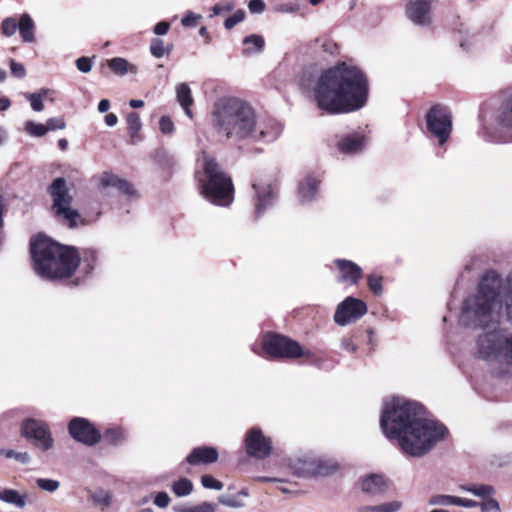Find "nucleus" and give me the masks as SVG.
Here are the masks:
<instances>
[{"label": "nucleus", "mask_w": 512, "mask_h": 512, "mask_svg": "<svg viewBox=\"0 0 512 512\" xmlns=\"http://www.w3.org/2000/svg\"><path fill=\"white\" fill-rule=\"evenodd\" d=\"M459 322L483 330L475 339V357L494 374L512 377V270L504 281L497 272H486L463 301Z\"/></svg>", "instance_id": "1"}, {"label": "nucleus", "mask_w": 512, "mask_h": 512, "mask_svg": "<svg viewBox=\"0 0 512 512\" xmlns=\"http://www.w3.org/2000/svg\"><path fill=\"white\" fill-rule=\"evenodd\" d=\"M380 426L388 439L395 440L412 457L426 455L448 434L444 424L425 417L422 405L400 397L384 403Z\"/></svg>", "instance_id": "2"}, {"label": "nucleus", "mask_w": 512, "mask_h": 512, "mask_svg": "<svg viewBox=\"0 0 512 512\" xmlns=\"http://www.w3.org/2000/svg\"><path fill=\"white\" fill-rule=\"evenodd\" d=\"M311 93L318 109L330 114H344L364 107L369 84L356 66L339 63L323 70L311 81Z\"/></svg>", "instance_id": "3"}, {"label": "nucleus", "mask_w": 512, "mask_h": 512, "mask_svg": "<svg viewBox=\"0 0 512 512\" xmlns=\"http://www.w3.org/2000/svg\"><path fill=\"white\" fill-rule=\"evenodd\" d=\"M31 257L36 273L44 279L70 277L82 260L86 272L93 270L97 252L85 249L80 257L75 248L62 246L50 238L39 235L31 242Z\"/></svg>", "instance_id": "4"}, {"label": "nucleus", "mask_w": 512, "mask_h": 512, "mask_svg": "<svg viewBox=\"0 0 512 512\" xmlns=\"http://www.w3.org/2000/svg\"><path fill=\"white\" fill-rule=\"evenodd\" d=\"M211 124L218 135L237 141L252 140L256 114L252 106L236 97H221L213 105Z\"/></svg>", "instance_id": "5"}, {"label": "nucleus", "mask_w": 512, "mask_h": 512, "mask_svg": "<svg viewBox=\"0 0 512 512\" xmlns=\"http://www.w3.org/2000/svg\"><path fill=\"white\" fill-rule=\"evenodd\" d=\"M201 166L203 171L197 173L201 193L215 205H230L234 193L231 178L223 171L219 163L209 155H203Z\"/></svg>", "instance_id": "6"}, {"label": "nucleus", "mask_w": 512, "mask_h": 512, "mask_svg": "<svg viewBox=\"0 0 512 512\" xmlns=\"http://www.w3.org/2000/svg\"><path fill=\"white\" fill-rule=\"evenodd\" d=\"M49 193L53 201L51 209L57 219L66 223L70 228L83 224L80 214L72 207L74 198L70 194L64 178L54 179L49 187Z\"/></svg>", "instance_id": "7"}, {"label": "nucleus", "mask_w": 512, "mask_h": 512, "mask_svg": "<svg viewBox=\"0 0 512 512\" xmlns=\"http://www.w3.org/2000/svg\"><path fill=\"white\" fill-rule=\"evenodd\" d=\"M262 348L265 354L272 358L296 359L313 356L309 349L302 348L297 341L274 333L263 336Z\"/></svg>", "instance_id": "8"}, {"label": "nucleus", "mask_w": 512, "mask_h": 512, "mask_svg": "<svg viewBox=\"0 0 512 512\" xmlns=\"http://www.w3.org/2000/svg\"><path fill=\"white\" fill-rule=\"evenodd\" d=\"M288 466L298 477L327 476L338 467L337 462L332 458L315 456L291 458Z\"/></svg>", "instance_id": "9"}, {"label": "nucleus", "mask_w": 512, "mask_h": 512, "mask_svg": "<svg viewBox=\"0 0 512 512\" xmlns=\"http://www.w3.org/2000/svg\"><path fill=\"white\" fill-rule=\"evenodd\" d=\"M21 436L41 452L51 450L55 440L49 425L41 420L27 418L22 422Z\"/></svg>", "instance_id": "10"}, {"label": "nucleus", "mask_w": 512, "mask_h": 512, "mask_svg": "<svg viewBox=\"0 0 512 512\" xmlns=\"http://www.w3.org/2000/svg\"><path fill=\"white\" fill-rule=\"evenodd\" d=\"M428 131L443 145L449 138L452 130V117L448 108L435 105L426 115Z\"/></svg>", "instance_id": "11"}, {"label": "nucleus", "mask_w": 512, "mask_h": 512, "mask_svg": "<svg viewBox=\"0 0 512 512\" xmlns=\"http://www.w3.org/2000/svg\"><path fill=\"white\" fill-rule=\"evenodd\" d=\"M493 140L512 141V101L510 105L500 107L493 115V122L485 127Z\"/></svg>", "instance_id": "12"}, {"label": "nucleus", "mask_w": 512, "mask_h": 512, "mask_svg": "<svg viewBox=\"0 0 512 512\" xmlns=\"http://www.w3.org/2000/svg\"><path fill=\"white\" fill-rule=\"evenodd\" d=\"M366 313V303L360 299L349 296L338 304L334 314V321L339 326H346L349 323L357 321Z\"/></svg>", "instance_id": "13"}, {"label": "nucleus", "mask_w": 512, "mask_h": 512, "mask_svg": "<svg viewBox=\"0 0 512 512\" xmlns=\"http://www.w3.org/2000/svg\"><path fill=\"white\" fill-rule=\"evenodd\" d=\"M70 436L86 446H94L101 440L100 431L89 420L74 417L68 424Z\"/></svg>", "instance_id": "14"}, {"label": "nucleus", "mask_w": 512, "mask_h": 512, "mask_svg": "<svg viewBox=\"0 0 512 512\" xmlns=\"http://www.w3.org/2000/svg\"><path fill=\"white\" fill-rule=\"evenodd\" d=\"M245 447L250 456L263 459L269 456L272 443L270 438L264 436L259 428L253 427L246 434Z\"/></svg>", "instance_id": "15"}, {"label": "nucleus", "mask_w": 512, "mask_h": 512, "mask_svg": "<svg viewBox=\"0 0 512 512\" xmlns=\"http://www.w3.org/2000/svg\"><path fill=\"white\" fill-rule=\"evenodd\" d=\"M406 15L416 25H430L432 22L431 0H411L406 6Z\"/></svg>", "instance_id": "16"}, {"label": "nucleus", "mask_w": 512, "mask_h": 512, "mask_svg": "<svg viewBox=\"0 0 512 512\" xmlns=\"http://www.w3.org/2000/svg\"><path fill=\"white\" fill-rule=\"evenodd\" d=\"M333 145L341 154L353 155L363 150L365 137L359 132L336 135Z\"/></svg>", "instance_id": "17"}, {"label": "nucleus", "mask_w": 512, "mask_h": 512, "mask_svg": "<svg viewBox=\"0 0 512 512\" xmlns=\"http://www.w3.org/2000/svg\"><path fill=\"white\" fill-rule=\"evenodd\" d=\"M282 133V125L275 119H268L263 122L256 120L255 132L252 140L254 142L270 143L275 141Z\"/></svg>", "instance_id": "18"}, {"label": "nucleus", "mask_w": 512, "mask_h": 512, "mask_svg": "<svg viewBox=\"0 0 512 512\" xmlns=\"http://www.w3.org/2000/svg\"><path fill=\"white\" fill-rule=\"evenodd\" d=\"M334 264L339 271V282H343L348 285H355L362 278V268L356 263L350 260L336 259Z\"/></svg>", "instance_id": "19"}, {"label": "nucleus", "mask_w": 512, "mask_h": 512, "mask_svg": "<svg viewBox=\"0 0 512 512\" xmlns=\"http://www.w3.org/2000/svg\"><path fill=\"white\" fill-rule=\"evenodd\" d=\"M252 188L255 191V217L259 218L268 207L273 205L275 192L271 185L253 183Z\"/></svg>", "instance_id": "20"}, {"label": "nucleus", "mask_w": 512, "mask_h": 512, "mask_svg": "<svg viewBox=\"0 0 512 512\" xmlns=\"http://www.w3.org/2000/svg\"><path fill=\"white\" fill-rule=\"evenodd\" d=\"M219 454L216 448L210 446H200L194 448L186 457L190 465L211 464L218 460Z\"/></svg>", "instance_id": "21"}, {"label": "nucleus", "mask_w": 512, "mask_h": 512, "mask_svg": "<svg viewBox=\"0 0 512 512\" xmlns=\"http://www.w3.org/2000/svg\"><path fill=\"white\" fill-rule=\"evenodd\" d=\"M318 186L319 180L316 177L312 175L305 177L298 186L299 200L303 203L312 201L317 195Z\"/></svg>", "instance_id": "22"}, {"label": "nucleus", "mask_w": 512, "mask_h": 512, "mask_svg": "<svg viewBox=\"0 0 512 512\" xmlns=\"http://www.w3.org/2000/svg\"><path fill=\"white\" fill-rule=\"evenodd\" d=\"M362 490L370 495H378L386 491L387 483L382 475L372 474L362 481Z\"/></svg>", "instance_id": "23"}, {"label": "nucleus", "mask_w": 512, "mask_h": 512, "mask_svg": "<svg viewBox=\"0 0 512 512\" xmlns=\"http://www.w3.org/2000/svg\"><path fill=\"white\" fill-rule=\"evenodd\" d=\"M176 95H177V101L179 102L180 106L184 109L185 114L192 119L193 113L191 110V106L194 103L191 89L186 83H180L176 86Z\"/></svg>", "instance_id": "24"}, {"label": "nucleus", "mask_w": 512, "mask_h": 512, "mask_svg": "<svg viewBox=\"0 0 512 512\" xmlns=\"http://www.w3.org/2000/svg\"><path fill=\"white\" fill-rule=\"evenodd\" d=\"M108 67L118 76H125L126 74H136L138 68L135 64L130 63L122 57H114L107 60Z\"/></svg>", "instance_id": "25"}, {"label": "nucleus", "mask_w": 512, "mask_h": 512, "mask_svg": "<svg viewBox=\"0 0 512 512\" xmlns=\"http://www.w3.org/2000/svg\"><path fill=\"white\" fill-rule=\"evenodd\" d=\"M0 501L18 509H23L27 504V494H21L19 491L10 488L1 489Z\"/></svg>", "instance_id": "26"}, {"label": "nucleus", "mask_w": 512, "mask_h": 512, "mask_svg": "<svg viewBox=\"0 0 512 512\" xmlns=\"http://www.w3.org/2000/svg\"><path fill=\"white\" fill-rule=\"evenodd\" d=\"M243 45L245 47L242 50V54L250 56L260 53L264 49L265 40L261 35L252 34L243 39Z\"/></svg>", "instance_id": "27"}, {"label": "nucleus", "mask_w": 512, "mask_h": 512, "mask_svg": "<svg viewBox=\"0 0 512 512\" xmlns=\"http://www.w3.org/2000/svg\"><path fill=\"white\" fill-rule=\"evenodd\" d=\"M34 28L35 25L30 15L22 14L19 19L18 30L24 42L32 43L35 41Z\"/></svg>", "instance_id": "28"}, {"label": "nucleus", "mask_w": 512, "mask_h": 512, "mask_svg": "<svg viewBox=\"0 0 512 512\" xmlns=\"http://www.w3.org/2000/svg\"><path fill=\"white\" fill-rule=\"evenodd\" d=\"M459 489L484 499L495 494V488L488 484H463Z\"/></svg>", "instance_id": "29"}, {"label": "nucleus", "mask_w": 512, "mask_h": 512, "mask_svg": "<svg viewBox=\"0 0 512 512\" xmlns=\"http://www.w3.org/2000/svg\"><path fill=\"white\" fill-rule=\"evenodd\" d=\"M104 440L112 445H121L127 439L126 431L119 426L108 428L103 435Z\"/></svg>", "instance_id": "30"}, {"label": "nucleus", "mask_w": 512, "mask_h": 512, "mask_svg": "<svg viewBox=\"0 0 512 512\" xmlns=\"http://www.w3.org/2000/svg\"><path fill=\"white\" fill-rule=\"evenodd\" d=\"M49 93L48 89H41L39 92L24 93V97L26 100L30 102L31 108L35 112H41L44 109L43 98Z\"/></svg>", "instance_id": "31"}, {"label": "nucleus", "mask_w": 512, "mask_h": 512, "mask_svg": "<svg viewBox=\"0 0 512 512\" xmlns=\"http://www.w3.org/2000/svg\"><path fill=\"white\" fill-rule=\"evenodd\" d=\"M193 490L192 482L187 478H181L178 481L174 482L172 485V491L178 497H184L189 495Z\"/></svg>", "instance_id": "32"}, {"label": "nucleus", "mask_w": 512, "mask_h": 512, "mask_svg": "<svg viewBox=\"0 0 512 512\" xmlns=\"http://www.w3.org/2000/svg\"><path fill=\"white\" fill-rule=\"evenodd\" d=\"M128 133L131 137H135L142 127V123L138 113L131 112L126 117Z\"/></svg>", "instance_id": "33"}, {"label": "nucleus", "mask_w": 512, "mask_h": 512, "mask_svg": "<svg viewBox=\"0 0 512 512\" xmlns=\"http://www.w3.org/2000/svg\"><path fill=\"white\" fill-rule=\"evenodd\" d=\"M19 21L14 17H7L3 19L0 25L1 33L6 37L13 36L18 29Z\"/></svg>", "instance_id": "34"}, {"label": "nucleus", "mask_w": 512, "mask_h": 512, "mask_svg": "<svg viewBox=\"0 0 512 512\" xmlns=\"http://www.w3.org/2000/svg\"><path fill=\"white\" fill-rule=\"evenodd\" d=\"M428 504L431 506L455 505V496L445 495V494H435L429 498Z\"/></svg>", "instance_id": "35"}, {"label": "nucleus", "mask_w": 512, "mask_h": 512, "mask_svg": "<svg viewBox=\"0 0 512 512\" xmlns=\"http://www.w3.org/2000/svg\"><path fill=\"white\" fill-rule=\"evenodd\" d=\"M25 131L32 137H42L47 133L45 128V124L36 123L34 121H26L25 123Z\"/></svg>", "instance_id": "36"}, {"label": "nucleus", "mask_w": 512, "mask_h": 512, "mask_svg": "<svg viewBox=\"0 0 512 512\" xmlns=\"http://www.w3.org/2000/svg\"><path fill=\"white\" fill-rule=\"evenodd\" d=\"M367 285L376 296H380L383 293L381 276L376 274L369 275L367 278Z\"/></svg>", "instance_id": "37"}, {"label": "nucleus", "mask_w": 512, "mask_h": 512, "mask_svg": "<svg viewBox=\"0 0 512 512\" xmlns=\"http://www.w3.org/2000/svg\"><path fill=\"white\" fill-rule=\"evenodd\" d=\"M36 483L40 489L51 493L55 492L60 486L59 481L47 478H39Z\"/></svg>", "instance_id": "38"}, {"label": "nucleus", "mask_w": 512, "mask_h": 512, "mask_svg": "<svg viewBox=\"0 0 512 512\" xmlns=\"http://www.w3.org/2000/svg\"><path fill=\"white\" fill-rule=\"evenodd\" d=\"M92 499L96 504L101 505L103 507H107L111 503L110 494L104 490H98L95 493H93Z\"/></svg>", "instance_id": "39"}, {"label": "nucleus", "mask_w": 512, "mask_h": 512, "mask_svg": "<svg viewBox=\"0 0 512 512\" xmlns=\"http://www.w3.org/2000/svg\"><path fill=\"white\" fill-rule=\"evenodd\" d=\"M150 52L156 58H161L165 54L164 42L159 38H154L150 44Z\"/></svg>", "instance_id": "40"}, {"label": "nucleus", "mask_w": 512, "mask_h": 512, "mask_svg": "<svg viewBox=\"0 0 512 512\" xmlns=\"http://www.w3.org/2000/svg\"><path fill=\"white\" fill-rule=\"evenodd\" d=\"M66 127V122L62 117L49 118L45 123V128L48 131L63 130Z\"/></svg>", "instance_id": "41"}, {"label": "nucleus", "mask_w": 512, "mask_h": 512, "mask_svg": "<svg viewBox=\"0 0 512 512\" xmlns=\"http://www.w3.org/2000/svg\"><path fill=\"white\" fill-rule=\"evenodd\" d=\"M201 483L206 489L222 490L223 484L211 475H203Z\"/></svg>", "instance_id": "42"}, {"label": "nucleus", "mask_w": 512, "mask_h": 512, "mask_svg": "<svg viewBox=\"0 0 512 512\" xmlns=\"http://www.w3.org/2000/svg\"><path fill=\"white\" fill-rule=\"evenodd\" d=\"M245 18V12L243 10H237L232 16L228 17L225 22L224 26L226 29H232L234 26H236L238 23L242 22Z\"/></svg>", "instance_id": "43"}, {"label": "nucleus", "mask_w": 512, "mask_h": 512, "mask_svg": "<svg viewBox=\"0 0 512 512\" xmlns=\"http://www.w3.org/2000/svg\"><path fill=\"white\" fill-rule=\"evenodd\" d=\"M121 178L116 175L105 173L101 179V184L104 187H114L117 188L121 182Z\"/></svg>", "instance_id": "44"}, {"label": "nucleus", "mask_w": 512, "mask_h": 512, "mask_svg": "<svg viewBox=\"0 0 512 512\" xmlns=\"http://www.w3.org/2000/svg\"><path fill=\"white\" fill-rule=\"evenodd\" d=\"M201 17H202L201 15L195 14L194 12L189 11L183 16V18L181 20V24L184 27H193L196 25L197 21L201 19Z\"/></svg>", "instance_id": "45"}, {"label": "nucleus", "mask_w": 512, "mask_h": 512, "mask_svg": "<svg viewBox=\"0 0 512 512\" xmlns=\"http://www.w3.org/2000/svg\"><path fill=\"white\" fill-rule=\"evenodd\" d=\"M482 512L500 511V505L494 498L488 497L483 503L480 504Z\"/></svg>", "instance_id": "46"}, {"label": "nucleus", "mask_w": 512, "mask_h": 512, "mask_svg": "<svg viewBox=\"0 0 512 512\" xmlns=\"http://www.w3.org/2000/svg\"><path fill=\"white\" fill-rule=\"evenodd\" d=\"M159 128L164 134H171L174 130V123L168 116H162L159 121Z\"/></svg>", "instance_id": "47"}, {"label": "nucleus", "mask_w": 512, "mask_h": 512, "mask_svg": "<svg viewBox=\"0 0 512 512\" xmlns=\"http://www.w3.org/2000/svg\"><path fill=\"white\" fill-rule=\"evenodd\" d=\"M11 74L17 78H23L26 75V69L23 64L10 60Z\"/></svg>", "instance_id": "48"}, {"label": "nucleus", "mask_w": 512, "mask_h": 512, "mask_svg": "<svg viewBox=\"0 0 512 512\" xmlns=\"http://www.w3.org/2000/svg\"><path fill=\"white\" fill-rule=\"evenodd\" d=\"M77 69L82 73H88L92 68V61L87 57H80L76 60Z\"/></svg>", "instance_id": "49"}, {"label": "nucleus", "mask_w": 512, "mask_h": 512, "mask_svg": "<svg viewBox=\"0 0 512 512\" xmlns=\"http://www.w3.org/2000/svg\"><path fill=\"white\" fill-rule=\"evenodd\" d=\"M170 497L166 492H159L155 496L154 504L159 508H165L169 505Z\"/></svg>", "instance_id": "50"}, {"label": "nucleus", "mask_w": 512, "mask_h": 512, "mask_svg": "<svg viewBox=\"0 0 512 512\" xmlns=\"http://www.w3.org/2000/svg\"><path fill=\"white\" fill-rule=\"evenodd\" d=\"M116 189H118L123 194H126L131 197L136 195V191H135L134 187L132 186V184H130L129 182H127L124 179L121 180L119 186Z\"/></svg>", "instance_id": "51"}, {"label": "nucleus", "mask_w": 512, "mask_h": 512, "mask_svg": "<svg viewBox=\"0 0 512 512\" xmlns=\"http://www.w3.org/2000/svg\"><path fill=\"white\" fill-rule=\"evenodd\" d=\"M402 507V503L400 501H391L387 503L380 504V512H396Z\"/></svg>", "instance_id": "52"}, {"label": "nucleus", "mask_w": 512, "mask_h": 512, "mask_svg": "<svg viewBox=\"0 0 512 512\" xmlns=\"http://www.w3.org/2000/svg\"><path fill=\"white\" fill-rule=\"evenodd\" d=\"M248 8L251 13H262L265 10V3L262 0H250Z\"/></svg>", "instance_id": "53"}, {"label": "nucleus", "mask_w": 512, "mask_h": 512, "mask_svg": "<svg viewBox=\"0 0 512 512\" xmlns=\"http://www.w3.org/2000/svg\"><path fill=\"white\" fill-rule=\"evenodd\" d=\"M233 7L234 5L229 2L215 4L212 8L213 15H220L225 12H229L233 9Z\"/></svg>", "instance_id": "54"}, {"label": "nucleus", "mask_w": 512, "mask_h": 512, "mask_svg": "<svg viewBox=\"0 0 512 512\" xmlns=\"http://www.w3.org/2000/svg\"><path fill=\"white\" fill-rule=\"evenodd\" d=\"M455 505L465 507V508H473V507L478 506L479 503L474 500H471V499L455 496Z\"/></svg>", "instance_id": "55"}, {"label": "nucleus", "mask_w": 512, "mask_h": 512, "mask_svg": "<svg viewBox=\"0 0 512 512\" xmlns=\"http://www.w3.org/2000/svg\"><path fill=\"white\" fill-rule=\"evenodd\" d=\"M196 512H216L217 505L211 502H202L195 505Z\"/></svg>", "instance_id": "56"}, {"label": "nucleus", "mask_w": 512, "mask_h": 512, "mask_svg": "<svg viewBox=\"0 0 512 512\" xmlns=\"http://www.w3.org/2000/svg\"><path fill=\"white\" fill-rule=\"evenodd\" d=\"M341 347H342L343 350H345L347 352H350V353H354V352L357 351V346L352 341L351 338H343L341 340Z\"/></svg>", "instance_id": "57"}, {"label": "nucleus", "mask_w": 512, "mask_h": 512, "mask_svg": "<svg viewBox=\"0 0 512 512\" xmlns=\"http://www.w3.org/2000/svg\"><path fill=\"white\" fill-rule=\"evenodd\" d=\"M170 28V25L168 22L162 21L155 25L154 27V33L156 35H165L167 34L168 30Z\"/></svg>", "instance_id": "58"}, {"label": "nucleus", "mask_w": 512, "mask_h": 512, "mask_svg": "<svg viewBox=\"0 0 512 512\" xmlns=\"http://www.w3.org/2000/svg\"><path fill=\"white\" fill-rule=\"evenodd\" d=\"M14 459L19 463L28 464L31 460V457L27 452H16Z\"/></svg>", "instance_id": "59"}, {"label": "nucleus", "mask_w": 512, "mask_h": 512, "mask_svg": "<svg viewBox=\"0 0 512 512\" xmlns=\"http://www.w3.org/2000/svg\"><path fill=\"white\" fill-rule=\"evenodd\" d=\"M219 502L228 507H239L240 506V503L238 501H236L235 499L226 498V497H220Z\"/></svg>", "instance_id": "60"}, {"label": "nucleus", "mask_w": 512, "mask_h": 512, "mask_svg": "<svg viewBox=\"0 0 512 512\" xmlns=\"http://www.w3.org/2000/svg\"><path fill=\"white\" fill-rule=\"evenodd\" d=\"M105 123L109 127H114L118 122V117L114 113H109L104 118Z\"/></svg>", "instance_id": "61"}, {"label": "nucleus", "mask_w": 512, "mask_h": 512, "mask_svg": "<svg viewBox=\"0 0 512 512\" xmlns=\"http://www.w3.org/2000/svg\"><path fill=\"white\" fill-rule=\"evenodd\" d=\"M110 108V101L108 99H102L99 103H98V111L100 113H105L109 110Z\"/></svg>", "instance_id": "62"}, {"label": "nucleus", "mask_w": 512, "mask_h": 512, "mask_svg": "<svg viewBox=\"0 0 512 512\" xmlns=\"http://www.w3.org/2000/svg\"><path fill=\"white\" fill-rule=\"evenodd\" d=\"M380 510V505L361 506L357 509V512H380Z\"/></svg>", "instance_id": "63"}, {"label": "nucleus", "mask_w": 512, "mask_h": 512, "mask_svg": "<svg viewBox=\"0 0 512 512\" xmlns=\"http://www.w3.org/2000/svg\"><path fill=\"white\" fill-rule=\"evenodd\" d=\"M16 451L7 448H0V455L7 459H14Z\"/></svg>", "instance_id": "64"}]
</instances>
